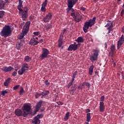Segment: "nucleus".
<instances>
[{
	"mask_svg": "<svg viewBox=\"0 0 124 124\" xmlns=\"http://www.w3.org/2000/svg\"><path fill=\"white\" fill-rule=\"evenodd\" d=\"M33 34H34L33 37L34 38V36H37V35H39V34H40V32H39V31H36L34 32Z\"/></svg>",
	"mask_w": 124,
	"mask_h": 124,
	"instance_id": "79ce46f5",
	"label": "nucleus"
},
{
	"mask_svg": "<svg viewBox=\"0 0 124 124\" xmlns=\"http://www.w3.org/2000/svg\"><path fill=\"white\" fill-rule=\"evenodd\" d=\"M108 23L105 26V28H108V27H113V22L110 20L107 21Z\"/></svg>",
	"mask_w": 124,
	"mask_h": 124,
	"instance_id": "c756f323",
	"label": "nucleus"
},
{
	"mask_svg": "<svg viewBox=\"0 0 124 124\" xmlns=\"http://www.w3.org/2000/svg\"><path fill=\"white\" fill-rule=\"evenodd\" d=\"M91 113H88L87 114H86V122H90V121H91Z\"/></svg>",
	"mask_w": 124,
	"mask_h": 124,
	"instance_id": "7c9ffc66",
	"label": "nucleus"
},
{
	"mask_svg": "<svg viewBox=\"0 0 124 124\" xmlns=\"http://www.w3.org/2000/svg\"><path fill=\"white\" fill-rule=\"evenodd\" d=\"M52 18H53V15L51 13H48L43 18V20L45 23H49L51 21Z\"/></svg>",
	"mask_w": 124,
	"mask_h": 124,
	"instance_id": "1a4fd4ad",
	"label": "nucleus"
},
{
	"mask_svg": "<svg viewBox=\"0 0 124 124\" xmlns=\"http://www.w3.org/2000/svg\"><path fill=\"white\" fill-rule=\"evenodd\" d=\"M16 75H17V72L14 71L12 73V76H13V77H15Z\"/></svg>",
	"mask_w": 124,
	"mask_h": 124,
	"instance_id": "864d4df0",
	"label": "nucleus"
},
{
	"mask_svg": "<svg viewBox=\"0 0 124 124\" xmlns=\"http://www.w3.org/2000/svg\"><path fill=\"white\" fill-rule=\"evenodd\" d=\"M29 64L26 62L24 63L22 65L21 69L18 71L19 75H23L26 70H29Z\"/></svg>",
	"mask_w": 124,
	"mask_h": 124,
	"instance_id": "20e7f679",
	"label": "nucleus"
},
{
	"mask_svg": "<svg viewBox=\"0 0 124 124\" xmlns=\"http://www.w3.org/2000/svg\"><path fill=\"white\" fill-rule=\"evenodd\" d=\"M19 87H20V85H17L13 87V90H14L15 91H16V90H18V89H19Z\"/></svg>",
	"mask_w": 124,
	"mask_h": 124,
	"instance_id": "de8ad7c7",
	"label": "nucleus"
},
{
	"mask_svg": "<svg viewBox=\"0 0 124 124\" xmlns=\"http://www.w3.org/2000/svg\"><path fill=\"white\" fill-rule=\"evenodd\" d=\"M90 112H91V109L89 108H87L86 110V113H90Z\"/></svg>",
	"mask_w": 124,
	"mask_h": 124,
	"instance_id": "052dcab7",
	"label": "nucleus"
},
{
	"mask_svg": "<svg viewBox=\"0 0 124 124\" xmlns=\"http://www.w3.org/2000/svg\"><path fill=\"white\" fill-rule=\"evenodd\" d=\"M45 84H46V86H48V85H49V84H50V82H49L48 81V80H46L45 81Z\"/></svg>",
	"mask_w": 124,
	"mask_h": 124,
	"instance_id": "13d9d810",
	"label": "nucleus"
},
{
	"mask_svg": "<svg viewBox=\"0 0 124 124\" xmlns=\"http://www.w3.org/2000/svg\"><path fill=\"white\" fill-rule=\"evenodd\" d=\"M20 16H21L23 21H25V20L28 18V14L26 12H20V13H19Z\"/></svg>",
	"mask_w": 124,
	"mask_h": 124,
	"instance_id": "ddd939ff",
	"label": "nucleus"
},
{
	"mask_svg": "<svg viewBox=\"0 0 124 124\" xmlns=\"http://www.w3.org/2000/svg\"><path fill=\"white\" fill-rule=\"evenodd\" d=\"M38 42L39 43H42V42H43V39H41Z\"/></svg>",
	"mask_w": 124,
	"mask_h": 124,
	"instance_id": "0e129e2a",
	"label": "nucleus"
},
{
	"mask_svg": "<svg viewBox=\"0 0 124 124\" xmlns=\"http://www.w3.org/2000/svg\"><path fill=\"white\" fill-rule=\"evenodd\" d=\"M110 51L113 54H114V53H115V51L116 50V46H114L113 45H112L111 46H110Z\"/></svg>",
	"mask_w": 124,
	"mask_h": 124,
	"instance_id": "393cba45",
	"label": "nucleus"
},
{
	"mask_svg": "<svg viewBox=\"0 0 124 124\" xmlns=\"http://www.w3.org/2000/svg\"><path fill=\"white\" fill-rule=\"evenodd\" d=\"M33 124H40V120L36 117H34L33 120L32 121Z\"/></svg>",
	"mask_w": 124,
	"mask_h": 124,
	"instance_id": "412c9836",
	"label": "nucleus"
},
{
	"mask_svg": "<svg viewBox=\"0 0 124 124\" xmlns=\"http://www.w3.org/2000/svg\"><path fill=\"white\" fill-rule=\"evenodd\" d=\"M41 95V93H36L35 95V96L36 98H38V97H39V96H40Z\"/></svg>",
	"mask_w": 124,
	"mask_h": 124,
	"instance_id": "3c124183",
	"label": "nucleus"
},
{
	"mask_svg": "<svg viewBox=\"0 0 124 124\" xmlns=\"http://www.w3.org/2000/svg\"><path fill=\"white\" fill-rule=\"evenodd\" d=\"M46 6H47V4L45 3L42 4V7L41 8V11H42V12H46Z\"/></svg>",
	"mask_w": 124,
	"mask_h": 124,
	"instance_id": "6ab92c4d",
	"label": "nucleus"
},
{
	"mask_svg": "<svg viewBox=\"0 0 124 124\" xmlns=\"http://www.w3.org/2000/svg\"><path fill=\"white\" fill-rule=\"evenodd\" d=\"M41 95H42V96H41V98H43L44 97V96H45V95H44V94H43V93H41Z\"/></svg>",
	"mask_w": 124,
	"mask_h": 124,
	"instance_id": "338daca9",
	"label": "nucleus"
},
{
	"mask_svg": "<svg viewBox=\"0 0 124 124\" xmlns=\"http://www.w3.org/2000/svg\"><path fill=\"white\" fill-rule=\"evenodd\" d=\"M36 118L39 120L40 119H42L43 118V114H38L35 117Z\"/></svg>",
	"mask_w": 124,
	"mask_h": 124,
	"instance_id": "58836bf2",
	"label": "nucleus"
},
{
	"mask_svg": "<svg viewBox=\"0 0 124 124\" xmlns=\"http://www.w3.org/2000/svg\"><path fill=\"white\" fill-rule=\"evenodd\" d=\"M31 109V105L28 104H24V106L22 107V110L23 112H25L27 114V117H28V114L30 113V111Z\"/></svg>",
	"mask_w": 124,
	"mask_h": 124,
	"instance_id": "6e6552de",
	"label": "nucleus"
},
{
	"mask_svg": "<svg viewBox=\"0 0 124 124\" xmlns=\"http://www.w3.org/2000/svg\"><path fill=\"white\" fill-rule=\"evenodd\" d=\"M23 12H26L28 13L29 10L28 9V7L25 6L23 9H22Z\"/></svg>",
	"mask_w": 124,
	"mask_h": 124,
	"instance_id": "49530a36",
	"label": "nucleus"
},
{
	"mask_svg": "<svg viewBox=\"0 0 124 124\" xmlns=\"http://www.w3.org/2000/svg\"><path fill=\"white\" fill-rule=\"evenodd\" d=\"M81 44H76V42H74V43L73 44H72V45H74L75 46H78V45H79V46H80Z\"/></svg>",
	"mask_w": 124,
	"mask_h": 124,
	"instance_id": "bf43d9fd",
	"label": "nucleus"
},
{
	"mask_svg": "<svg viewBox=\"0 0 124 124\" xmlns=\"http://www.w3.org/2000/svg\"><path fill=\"white\" fill-rule=\"evenodd\" d=\"M77 71H75L73 74V76H72V79L74 81V79H75L76 78V75H77Z\"/></svg>",
	"mask_w": 124,
	"mask_h": 124,
	"instance_id": "e433bc0d",
	"label": "nucleus"
},
{
	"mask_svg": "<svg viewBox=\"0 0 124 124\" xmlns=\"http://www.w3.org/2000/svg\"><path fill=\"white\" fill-rule=\"evenodd\" d=\"M84 84L87 87L88 89L91 88V84L89 82H84Z\"/></svg>",
	"mask_w": 124,
	"mask_h": 124,
	"instance_id": "a19ab883",
	"label": "nucleus"
},
{
	"mask_svg": "<svg viewBox=\"0 0 124 124\" xmlns=\"http://www.w3.org/2000/svg\"><path fill=\"white\" fill-rule=\"evenodd\" d=\"M18 0V4H23V1L22 0Z\"/></svg>",
	"mask_w": 124,
	"mask_h": 124,
	"instance_id": "4d7b16f0",
	"label": "nucleus"
},
{
	"mask_svg": "<svg viewBox=\"0 0 124 124\" xmlns=\"http://www.w3.org/2000/svg\"><path fill=\"white\" fill-rule=\"evenodd\" d=\"M78 49V46H74L73 45H70L68 48V51H76Z\"/></svg>",
	"mask_w": 124,
	"mask_h": 124,
	"instance_id": "2eb2a0df",
	"label": "nucleus"
},
{
	"mask_svg": "<svg viewBox=\"0 0 124 124\" xmlns=\"http://www.w3.org/2000/svg\"><path fill=\"white\" fill-rule=\"evenodd\" d=\"M93 68H94V66L93 65H91L89 69V75H93Z\"/></svg>",
	"mask_w": 124,
	"mask_h": 124,
	"instance_id": "aec40b11",
	"label": "nucleus"
},
{
	"mask_svg": "<svg viewBox=\"0 0 124 124\" xmlns=\"http://www.w3.org/2000/svg\"><path fill=\"white\" fill-rule=\"evenodd\" d=\"M58 41H59V44H58L59 47H62V38H60Z\"/></svg>",
	"mask_w": 124,
	"mask_h": 124,
	"instance_id": "f704fd0d",
	"label": "nucleus"
},
{
	"mask_svg": "<svg viewBox=\"0 0 124 124\" xmlns=\"http://www.w3.org/2000/svg\"><path fill=\"white\" fill-rule=\"evenodd\" d=\"M31 61V58L29 56H26L24 58V62H30Z\"/></svg>",
	"mask_w": 124,
	"mask_h": 124,
	"instance_id": "b1692460",
	"label": "nucleus"
},
{
	"mask_svg": "<svg viewBox=\"0 0 124 124\" xmlns=\"http://www.w3.org/2000/svg\"><path fill=\"white\" fill-rule=\"evenodd\" d=\"M42 93H43L44 95H48V94H50V92L49 91H45Z\"/></svg>",
	"mask_w": 124,
	"mask_h": 124,
	"instance_id": "4c0bfd02",
	"label": "nucleus"
},
{
	"mask_svg": "<svg viewBox=\"0 0 124 124\" xmlns=\"http://www.w3.org/2000/svg\"><path fill=\"white\" fill-rule=\"evenodd\" d=\"M23 46V44L21 42H18L16 43V47L17 50H19Z\"/></svg>",
	"mask_w": 124,
	"mask_h": 124,
	"instance_id": "bb28decb",
	"label": "nucleus"
},
{
	"mask_svg": "<svg viewBox=\"0 0 124 124\" xmlns=\"http://www.w3.org/2000/svg\"><path fill=\"white\" fill-rule=\"evenodd\" d=\"M17 8L19 10V13H21V12H23V4H18Z\"/></svg>",
	"mask_w": 124,
	"mask_h": 124,
	"instance_id": "c85d7f7f",
	"label": "nucleus"
},
{
	"mask_svg": "<svg viewBox=\"0 0 124 124\" xmlns=\"http://www.w3.org/2000/svg\"><path fill=\"white\" fill-rule=\"evenodd\" d=\"M78 1V0H67L68 3L73 5V6H74V5L77 3Z\"/></svg>",
	"mask_w": 124,
	"mask_h": 124,
	"instance_id": "a211bd4d",
	"label": "nucleus"
},
{
	"mask_svg": "<svg viewBox=\"0 0 124 124\" xmlns=\"http://www.w3.org/2000/svg\"><path fill=\"white\" fill-rule=\"evenodd\" d=\"M30 26H31V21H27L25 25L24 28L27 29V30H29Z\"/></svg>",
	"mask_w": 124,
	"mask_h": 124,
	"instance_id": "2f4dec72",
	"label": "nucleus"
},
{
	"mask_svg": "<svg viewBox=\"0 0 124 124\" xmlns=\"http://www.w3.org/2000/svg\"><path fill=\"white\" fill-rule=\"evenodd\" d=\"M39 42H38V41L35 40V38L34 37L32 38L29 43L30 45H33V46L35 45H37Z\"/></svg>",
	"mask_w": 124,
	"mask_h": 124,
	"instance_id": "4468645a",
	"label": "nucleus"
},
{
	"mask_svg": "<svg viewBox=\"0 0 124 124\" xmlns=\"http://www.w3.org/2000/svg\"><path fill=\"white\" fill-rule=\"evenodd\" d=\"M80 10H82V11H86V8L85 7H81L80 8Z\"/></svg>",
	"mask_w": 124,
	"mask_h": 124,
	"instance_id": "680f3d73",
	"label": "nucleus"
},
{
	"mask_svg": "<svg viewBox=\"0 0 124 124\" xmlns=\"http://www.w3.org/2000/svg\"><path fill=\"white\" fill-rule=\"evenodd\" d=\"M71 92H75L76 91V87L75 86H73L71 87Z\"/></svg>",
	"mask_w": 124,
	"mask_h": 124,
	"instance_id": "8fccbe9b",
	"label": "nucleus"
},
{
	"mask_svg": "<svg viewBox=\"0 0 124 124\" xmlns=\"http://www.w3.org/2000/svg\"><path fill=\"white\" fill-rule=\"evenodd\" d=\"M76 41L78 43H84V39L82 37H78L77 39L76 40Z\"/></svg>",
	"mask_w": 124,
	"mask_h": 124,
	"instance_id": "4be33fe9",
	"label": "nucleus"
},
{
	"mask_svg": "<svg viewBox=\"0 0 124 124\" xmlns=\"http://www.w3.org/2000/svg\"><path fill=\"white\" fill-rule=\"evenodd\" d=\"M107 30L108 31H113V25L112 26H109L107 28Z\"/></svg>",
	"mask_w": 124,
	"mask_h": 124,
	"instance_id": "603ef678",
	"label": "nucleus"
},
{
	"mask_svg": "<svg viewBox=\"0 0 124 124\" xmlns=\"http://www.w3.org/2000/svg\"><path fill=\"white\" fill-rule=\"evenodd\" d=\"M70 114V112H67L66 114L65 117H64V121H67L68 119H69V115Z\"/></svg>",
	"mask_w": 124,
	"mask_h": 124,
	"instance_id": "473e14b6",
	"label": "nucleus"
},
{
	"mask_svg": "<svg viewBox=\"0 0 124 124\" xmlns=\"http://www.w3.org/2000/svg\"><path fill=\"white\" fill-rule=\"evenodd\" d=\"M71 16H72V17H73V18L74 19L75 22H77V23H79V22L81 21L82 20V16H80L79 17H77V15H76V14H75V13H72L71 14Z\"/></svg>",
	"mask_w": 124,
	"mask_h": 124,
	"instance_id": "9d476101",
	"label": "nucleus"
},
{
	"mask_svg": "<svg viewBox=\"0 0 124 124\" xmlns=\"http://www.w3.org/2000/svg\"><path fill=\"white\" fill-rule=\"evenodd\" d=\"M80 90H83V89H85V82L80 84Z\"/></svg>",
	"mask_w": 124,
	"mask_h": 124,
	"instance_id": "37998d69",
	"label": "nucleus"
},
{
	"mask_svg": "<svg viewBox=\"0 0 124 124\" xmlns=\"http://www.w3.org/2000/svg\"><path fill=\"white\" fill-rule=\"evenodd\" d=\"M50 54V51L48 49L43 48H42V53L40 56V60H44V59H46V58H48V55Z\"/></svg>",
	"mask_w": 124,
	"mask_h": 124,
	"instance_id": "39448f33",
	"label": "nucleus"
},
{
	"mask_svg": "<svg viewBox=\"0 0 124 124\" xmlns=\"http://www.w3.org/2000/svg\"><path fill=\"white\" fill-rule=\"evenodd\" d=\"M105 99V96L103 95L100 98V102L99 104V111L100 112H104L105 110V106H104V100Z\"/></svg>",
	"mask_w": 124,
	"mask_h": 124,
	"instance_id": "0eeeda50",
	"label": "nucleus"
},
{
	"mask_svg": "<svg viewBox=\"0 0 124 124\" xmlns=\"http://www.w3.org/2000/svg\"><path fill=\"white\" fill-rule=\"evenodd\" d=\"M52 28V25L50 24H48L47 26L46 27V30H50V29Z\"/></svg>",
	"mask_w": 124,
	"mask_h": 124,
	"instance_id": "a18cd8bd",
	"label": "nucleus"
},
{
	"mask_svg": "<svg viewBox=\"0 0 124 124\" xmlns=\"http://www.w3.org/2000/svg\"><path fill=\"white\" fill-rule=\"evenodd\" d=\"M8 1L7 0H5L3 1L2 0H0V10L3 9L4 8V6L5 5V3Z\"/></svg>",
	"mask_w": 124,
	"mask_h": 124,
	"instance_id": "dca6fc26",
	"label": "nucleus"
},
{
	"mask_svg": "<svg viewBox=\"0 0 124 124\" xmlns=\"http://www.w3.org/2000/svg\"><path fill=\"white\" fill-rule=\"evenodd\" d=\"M11 80V78H9L7 79H6L4 82V86L5 87H8L9 83H10V80Z\"/></svg>",
	"mask_w": 124,
	"mask_h": 124,
	"instance_id": "5701e85b",
	"label": "nucleus"
},
{
	"mask_svg": "<svg viewBox=\"0 0 124 124\" xmlns=\"http://www.w3.org/2000/svg\"><path fill=\"white\" fill-rule=\"evenodd\" d=\"M42 103H43V101L40 100V101L37 104L36 106V109H37V111H39V109L41 108Z\"/></svg>",
	"mask_w": 124,
	"mask_h": 124,
	"instance_id": "f3484780",
	"label": "nucleus"
},
{
	"mask_svg": "<svg viewBox=\"0 0 124 124\" xmlns=\"http://www.w3.org/2000/svg\"><path fill=\"white\" fill-rule=\"evenodd\" d=\"M43 3L47 4H48V0H45Z\"/></svg>",
	"mask_w": 124,
	"mask_h": 124,
	"instance_id": "69168bd1",
	"label": "nucleus"
},
{
	"mask_svg": "<svg viewBox=\"0 0 124 124\" xmlns=\"http://www.w3.org/2000/svg\"><path fill=\"white\" fill-rule=\"evenodd\" d=\"M25 36V35H23L22 33L21 34L19 35L18 39H23L24 38V37Z\"/></svg>",
	"mask_w": 124,
	"mask_h": 124,
	"instance_id": "09e8293b",
	"label": "nucleus"
},
{
	"mask_svg": "<svg viewBox=\"0 0 124 124\" xmlns=\"http://www.w3.org/2000/svg\"><path fill=\"white\" fill-rule=\"evenodd\" d=\"M74 6H73L72 5L68 3V8L66 9V12L67 13H69V12L70 11H71V8H72Z\"/></svg>",
	"mask_w": 124,
	"mask_h": 124,
	"instance_id": "a878e982",
	"label": "nucleus"
},
{
	"mask_svg": "<svg viewBox=\"0 0 124 124\" xmlns=\"http://www.w3.org/2000/svg\"><path fill=\"white\" fill-rule=\"evenodd\" d=\"M4 15V12L3 11H0V18L2 19Z\"/></svg>",
	"mask_w": 124,
	"mask_h": 124,
	"instance_id": "ea45409f",
	"label": "nucleus"
},
{
	"mask_svg": "<svg viewBox=\"0 0 124 124\" xmlns=\"http://www.w3.org/2000/svg\"><path fill=\"white\" fill-rule=\"evenodd\" d=\"M38 112V110H37V108H35V110L34 111V114L35 115L36 114V112Z\"/></svg>",
	"mask_w": 124,
	"mask_h": 124,
	"instance_id": "e2e57ef3",
	"label": "nucleus"
},
{
	"mask_svg": "<svg viewBox=\"0 0 124 124\" xmlns=\"http://www.w3.org/2000/svg\"><path fill=\"white\" fill-rule=\"evenodd\" d=\"M19 95H23L24 93H25V91L24 90V88L23 87H20V90L19 92Z\"/></svg>",
	"mask_w": 124,
	"mask_h": 124,
	"instance_id": "72a5a7b5",
	"label": "nucleus"
},
{
	"mask_svg": "<svg viewBox=\"0 0 124 124\" xmlns=\"http://www.w3.org/2000/svg\"><path fill=\"white\" fill-rule=\"evenodd\" d=\"M124 9H122L121 12V17H123V16H124Z\"/></svg>",
	"mask_w": 124,
	"mask_h": 124,
	"instance_id": "5fc2aeb1",
	"label": "nucleus"
},
{
	"mask_svg": "<svg viewBox=\"0 0 124 124\" xmlns=\"http://www.w3.org/2000/svg\"><path fill=\"white\" fill-rule=\"evenodd\" d=\"M124 35L121 36V37L119 39V40L117 42V49H119L121 48V46L124 44Z\"/></svg>",
	"mask_w": 124,
	"mask_h": 124,
	"instance_id": "f8f14e48",
	"label": "nucleus"
},
{
	"mask_svg": "<svg viewBox=\"0 0 124 124\" xmlns=\"http://www.w3.org/2000/svg\"><path fill=\"white\" fill-rule=\"evenodd\" d=\"M28 32H29V29L24 27L23 29L22 30V34H23L24 36H25L26 34H27V33H28Z\"/></svg>",
	"mask_w": 124,
	"mask_h": 124,
	"instance_id": "cd10ccee",
	"label": "nucleus"
},
{
	"mask_svg": "<svg viewBox=\"0 0 124 124\" xmlns=\"http://www.w3.org/2000/svg\"><path fill=\"white\" fill-rule=\"evenodd\" d=\"M71 11H72V12L74 13V11H75L73 8H71Z\"/></svg>",
	"mask_w": 124,
	"mask_h": 124,
	"instance_id": "774afa93",
	"label": "nucleus"
},
{
	"mask_svg": "<svg viewBox=\"0 0 124 124\" xmlns=\"http://www.w3.org/2000/svg\"><path fill=\"white\" fill-rule=\"evenodd\" d=\"M6 93H8V92L6 91V90L3 91L1 93V94L3 95V96H4L5 95Z\"/></svg>",
	"mask_w": 124,
	"mask_h": 124,
	"instance_id": "c03bdc74",
	"label": "nucleus"
},
{
	"mask_svg": "<svg viewBox=\"0 0 124 124\" xmlns=\"http://www.w3.org/2000/svg\"><path fill=\"white\" fill-rule=\"evenodd\" d=\"M96 17H94L93 19H90L88 21L85 22L83 26V31L84 32H88L89 28H91L95 24V20Z\"/></svg>",
	"mask_w": 124,
	"mask_h": 124,
	"instance_id": "f03ea898",
	"label": "nucleus"
},
{
	"mask_svg": "<svg viewBox=\"0 0 124 124\" xmlns=\"http://www.w3.org/2000/svg\"><path fill=\"white\" fill-rule=\"evenodd\" d=\"M0 35L3 37L6 38L8 36H10L11 33V28L9 25H5L3 27L1 31H0Z\"/></svg>",
	"mask_w": 124,
	"mask_h": 124,
	"instance_id": "f257e3e1",
	"label": "nucleus"
},
{
	"mask_svg": "<svg viewBox=\"0 0 124 124\" xmlns=\"http://www.w3.org/2000/svg\"><path fill=\"white\" fill-rule=\"evenodd\" d=\"M64 34V33L63 32H62L61 33V34L60 35V38H62V37H63V35Z\"/></svg>",
	"mask_w": 124,
	"mask_h": 124,
	"instance_id": "6e6d98bb",
	"label": "nucleus"
},
{
	"mask_svg": "<svg viewBox=\"0 0 124 124\" xmlns=\"http://www.w3.org/2000/svg\"><path fill=\"white\" fill-rule=\"evenodd\" d=\"M15 114L17 117H27V112L23 111L20 108H17L15 110Z\"/></svg>",
	"mask_w": 124,
	"mask_h": 124,
	"instance_id": "423d86ee",
	"label": "nucleus"
},
{
	"mask_svg": "<svg viewBox=\"0 0 124 124\" xmlns=\"http://www.w3.org/2000/svg\"><path fill=\"white\" fill-rule=\"evenodd\" d=\"M73 82H74V80L72 79V80L70 81V82H69L68 83V86H67L68 89H69V88H70V87H71L73 85Z\"/></svg>",
	"mask_w": 124,
	"mask_h": 124,
	"instance_id": "c9c22d12",
	"label": "nucleus"
},
{
	"mask_svg": "<svg viewBox=\"0 0 124 124\" xmlns=\"http://www.w3.org/2000/svg\"><path fill=\"white\" fill-rule=\"evenodd\" d=\"M94 53L93 54H92L90 56V60L92 62H95L97 61V58L98 57V54L99 53V50L97 49H94L93 50Z\"/></svg>",
	"mask_w": 124,
	"mask_h": 124,
	"instance_id": "7ed1b4c3",
	"label": "nucleus"
},
{
	"mask_svg": "<svg viewBox=\"0 0 124 124\" xmlns=\"http://www.w3.org/2000/svg\"><path fill=\"white\" fill-rule=\"evenodd\" d=\"M0 69L2 71H3V72H10V71H12L13 70L14 68L11 66L8 67L4 66L2 68H1Z\"/></svg>",
	"mask_w": 124,
	"mask_h": 124,
	"instance_id": "9b49d317",
	"label": "nucleus"
}]
</instances>
